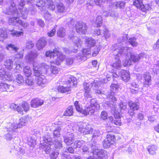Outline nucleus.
Wrapping results in <instances>:
<instances>
[{"instance_id": "1", "label": "nucleus", "mask_w": 159, "mask_h": 159, "mask_svg": "<svg viewBox=\"0 0 159 159\" xmlns=\"http://www.w3.org/2000/svg\"><path fill=\"white\" fill-rule=\"evenodd\" d=\"M10 6L7 10V14L11 15L8 17V21L9 25H18L20 18L25 19L27 16L26 11L19 13L17 8L15 7L16 6L13 0L10 1Z\"/></svg>"}, {"instance_id": "2", "label": "nucleus", "mask_w": 159, "mask_h": 159, "mask_svg": "<svg viewBox=\"0 0 159 159\" xmlns=\"http://www.w3.org/2000/svg\"><path fill=\"white\" fill-rule=\"evenodd\" d=\"M129 48L125 46V47H119L115 49L113 51V54L114 56L118 57H125L127 58L129 55H130V59L134 62L138 61L140 59L143 57L145 55L143 52L139 54H132L129 51Z\"/></svg>"}, {"instance_id": "3", "label": "nucleus", "mask_w": 159, "mask_h": 159, "mask_svg": "<svg viewBox=\"0 0 159 159\" xmlns=\"http://www.w3.org/2000/svg\"><path fill=\"white\" fill-rule=\"evenodd\" d=\"M100 135L99 130H95L92 137L91 142L89 146L93 154L98 156L100 159L107 157V152L100 148V145L98 144L96 141Z\"/></svg>"}, {"instance_id": "4", "label": "nucleus", "mask_w": 159, "mask_h": 159, "mask_svg": "<svg viewBox=\"0 0 159 159\" xmlns=\"http://www.w3.org/2000/svg\"><path fill=\"white\" fill-rule=\"evenodd\" d=\"M119 86L116 84H112L110 86L111 92L107 95V97L109 101L107 102V104L108 107H112L114 109L116 106V102L117 99L115 96V93L118 90Z\"/></svg>"}, {"instance_id": "5", "label": "nucleus", "mask_w": 159, "mask_h": 159, "mask_svg": "<svg viewBox=\"0 0 159 159\" xmlns=\"http://www.w3.org/2000/svg\"><path fill=\"white\" fill-rule=\"evenodd\" d=\"M4 131L5 134L3 137L7 141L13 139L17 136V129L15 128L13 125L10 123L7 124L4 129Z\"/></svg>"}, {"instance_id": "6", "label": "nucleus", "mask_w": 159, "mask_h": 159, "mask_svg": "<svg viewBox=\"0 0 159 159\" xmlns=\"http://www.w3.org/2000/svg\"><path fill=\"white\" fill-rule=\"evenodd\" d=\"M70 39L73 43L74 47H71L69 48H65L64 49V52L67 54L77 52L78 49L81 47L82 43L81 40L77 37L73 36L70 38Z\"/></svg>"}, {"instance_id": "7", "label": "nucleus", "mask_w": 159, "mask_h": 159, "mask_svg": "<svg viewBox=\"0 0 159 159\" xmlns=\"http://www.w3.org/2000/svg\"><path fill=\"white\" fill-rule=\"evenodd\" d=\"M44 141L52 145V148L54 150L59 151L63 148L62 142L61 140L58 139H54L53 140L50 136L47 135L44 136Z\"/></svg>"}, {"instance_id": "8", "label": "nucleus", "mask_w": 159, "mask_h": 159, "mask_svg": "<svg viewBox=\"0 0 159 159\" xmlns=\"http://www.w3.org/2000/svg\"><path fill=\"white\" fill-rule=\"evenodd\" d=\"M74 105L76 110L85 116L88 115H93L95 111L94 109H93L89 106H86L84 108H82L81 105L79 103L78 101H76L74 103Z\"/></svg>"}, {"instance_id": "9", "label": "nucleus", "mask_w": 159, "mask_h": 159, "mask_svg": "<svg viewBox=\"0 0 159 159\" xmlns=\"http://www.w3.org/2000/svg\"><path fill=\"white\" fill-rule=\"evenodd\" d=\"M49 66L48 65L43 64L42 66L38 67L37 66H35L34 64H33V70L34 75L37 78L40 77V76L43 77H45V75H48V74Z\"/></svg>"}, {"instance_id": "10", "label": "nucleus", "mask_w": 159, "mask_h": 159, "mask_svg": "<svg viewBox=\"0 0 159 159\" xmlns=\"http://www.w3.org/2000/svg\"><path fill=\"white\" fill-rule=\"evenodd\" d=\"M79 127V131L83 135L92 133L93 129L92 126L88 123L81 122Z\"/></svg>"}, {"instance_id": "11", "label": "nucleus", "mask_w": 159, "mask_h": 159, "mask_svg": "<svg viewBox=\"0 0 159 159\" xmlns=\"http://www.w3.org/2000/svg\"><path fill=\"white\" fill-rule=\"evenodd\" d=\"M110 108L113 110H115L113 114L114 118L112 116H109L108 117V121L115 125L119 126L121 125L122 123L121 121V116L120 112L116 110L115 106L114 109H112V108L111 107Z\"/></svg>"}, {"instance_id": "12", "label": "nucleus", "mask_w": 159, "mask_h": 159, "mask_svg": "<svg viewBox=\"0 0 159 159\" xmlns=\"http://www.w3.org/2000/svg\"><path fill=\"white\" fill-rule=\"evenodd\" d=\"M128 103L129 108L128 113L130 116L133 117L135 115V111L139 109V103L138 102L130 100L128 102Z\"/></svg>"}, {"instance_id": "13", "label": "nucleus", "mask_w": 159, "mask_h": 159, "mask_svg": "<svg viewBox=\"0 0 159 159\" xmlns=\"http://www.w3.org/2000/svg\"><path fill=\"white\" fill-rule=\"evenodd\" d=\"M115 136L113 133L108 134L107 135V138L103 142V146L104 148H109L110 145L113 144L116 141Z\"/></svg>"}, {"instance_id": "14", "label": "nucleus", "mask_w": 159, "mask_h": 159, "mask_svg": "<svg viewBox=\"0 0 159 159\" xmlns=\"http://www.w3.org/2000/svg\"><path fill=\"white\" fill-rule=\"evenodd\" d=\"M64 123L62 121H59L56 122L55 125H57L55 129L54 130L53 133V138L54 139H58L61 135L60 132L62 128Z\"/></svg>"}, {"instance_id": "15", "label": "nucleus", "mask_w": 159, "mask_h": 159, "mask_svg": "<svg viewBox=\"0 0 159 159\" xmlns=\"http://www.w3.org/2000/svg\"><path fill=\"white\" fill-rule=\"evenodd\" d=\"M87 28L86 24L82 22H78L75 24L76 31L80 34H85L86 32Z\"/></svg>"}, {"instance_id": "16", "label": "nucleus", "mask_w": 159, "mask_h": 159, "mask_svg": "<svg viewBox=\"0 0 159 159\" xmlns=\"http://www.w3.org/2000/svg\"><path fill=\"white\" fill-rule=\"evenodd\" d=\"M31 119V117L30 116H23L20 119L19 123L18 124L13 125L14 126V128L18 129V128L21 127L25 125L26 124L30 121Z\"/></svg>"}, {"instance_id": "17", "label": "nucleus", "mask_w": 159, "mask_h": 159, "mask_svg": "<svg viewBox=\"0 0 159 159\" xmlns=\"http://www.w3.org/2000/svg\"><path fill=\"white\" fill-rule=\"evenodd\" d=\"M143 81L142 82L143 87L148 88L151 85V76L149 73L143 74Z\"/></svg>"}, {"instance_id": "18", "label": "nucleus", "mask_w": 159, "mask_h": 159, "mask_svg": "<svg viewBox=\"0 0 159 159\" xmlns=\"http://www.w3.org/2000/svg\"><path fill=\"white\" fill-rule=\"evenodd\" d=\"M64 141L65 144L70 146L73 143L74 141V135L73 133L68 132L66 135L63 136Z\"/></svg>"}, {"instance_id": "19", "label": "nucleus", "mask_w": 159, "mask_h": 159, "mask_svg": "<svg viewBox=\"0 0 159 159\" xmlns=\"http://www.w3.org/2000/svg\"><path fill=\"white\" fill-rule=\"evenodd\" d=\"M44 136L42 140L40 141V144L41 145L40 146L41 149L44 151L46 153L49 154L51 152L52 148L51 146H52L51 144H50L47 142L45 141L44 140Z\"/></svg>"}, {"instance_id": "20", "label": "nucleus", "mask_w": 159, "mask_h": 159, "mask_svg": "<svg viewBox=\"0 0 159 159\" xmlns=\"http://www.w3.org/2000/svg\"><path fill=\"white\" fill-rule=\"evenodd\" d=\"M119 76H120L122 79L125 82H127L130 79V75L128 71L121 70L118 72Z\"/></svg>"}, {"instance_id": "21", "label": "nucleus", "mask_w": 159, "mask_h": 159, "mask_svg": "<svg viewBox=\"0 0 159 159\" xmlns=\"http://www.w3.org/2000/svg\"><path fill=\"white\" fill-rule=\"evenodd\" d=\"M44 103V101L38 98L32 99L31 101L30 106L31 107L37 108L42 106Z\"/></svg>"}, {"instance_id": "22", "label": "nucleus", "mask_w": 159, "mask_h": 159, "mask_svg": "<svg viewBox=\"0 0 159 159\" xmlns=\"http://www.w3.org/2000/svg\"><path fill=\"white\" fill-rule=\"evenodd\" d=\"M84 96L87 98L92 97L90 92V88L91 87L90 83H85L84 84Z\"/></svg>"}, {"instance_id": "23", "label": "nucleus", "mask_w": 159, "mask_h": 159, "mask_svg": "<svg viewBox=\"0 0 159 159\" xmlns=\"http://www.w3.org/2000/svg\"><path fill=\"white\" fill-rule=\"evenodd\" d=\"M59 53L58 48H55L52 51H47L45 53V55L47 57H50L51 58H53L56 56H57Z\"/></svg>"}, {"instance_id": "24", "label": "nucleus", "mask_w": 159, "mask_h": 159, "mask_svg": "<svg viewBox=\"0 0 159 159\" xmlns=\"http://www.w3.org/2000/svg\"><path fill=\"white\" fill-rule=\"evenodd\" d=\"M85 44L87 47L91 48L95 46L96 41L91 37H86L85 39Z\"/></svg>"}, {"instance_id": "25", "label": "nucleus", "mask_w": 159, "mask_h": 159, "mask_svg": "<svg viewBox=\"0 0 159 159\" xmlns=\"http://www.w3.org/2000/svg\"><path fill=\"white\" fill-rule=\"evenodd\" d=\"M128 40V35L127 34H124L123 35V36L120 37L118 39V42L119 43H118V45H116V46H116V48H118L119 47H124L123 46H122L121 45V44H122V45L123 44V43H125L126 42V41ZM114 47L115 46L116 44H114ZM113 50V51L114 49Z\"/></svg>"}, {"instance_id": "26", "label": "nucleus", "mask_w": 159, "mask_h": 159, "mask_svg": "<svg viewBox=\"0 0 159 159\" xmlns=\"http://www.w3.org/2000/svg\"><path fill=\"white\" fill-rule=\"evenodd\" d=\"M47 43L45 38L42 37L36 43V46L38 50H40L45 47Z\"/></svg>"}, {"instance_id": "27", "label": "nucleus", "mask_w": 159, "mask_h": 159, "mask_svg": "<svg viewBox=\"0 0 159 159\" xmlns=\"http://www.w3.org/2000/svg\"><path fill=\"white\" fill-rule=\"evenodd\" d=\"M37 56V55L35 52L31 51L26 56V61L29 62H33Z\"/></svg>"}, {"instance_id": "28", "label": "nucleus", "mask_w": 159, "mask_h": 159, "mask_svg": "<svg viewBox=\"0 0 159 159\" xmlns=\"http://www.w3.org/2000/svg\"><path fill=\"white\" fill-rule=\"evenodd\" d=\"M65 83L67 84H70L75 86L77 84V80L76 78L72 75L70 76L69 77L65 79Z\"/></svg>"}, {"instance_id": "29", "label": "nucleus", "mask_w": 159, "mask_h": 159, "mask_svg": "<svg viewBox=\"0 0 159 159\" xmlns=\"http://www.w3.org/2000/svg\"><path fill=\"white\" fill-rule=\"evenodd\" d=\"M90 48H84L82 51V54L83 56H79L78 58V59H80L81 60L84 61L87 59V57L86 55H89L91 53Z\"/></svg>"}, {"instance_id": "30", "label": "nucleus", "mask_w": 159, "mask_h": 159, "mask_svg": "<svg viewBox=\"0 0 159 159\" xmlns=\"http://www.w3.org/2000/svg\"><path fill=\"white\" fill-rule=\"evenodd\" d=\"M93 109H94L95 111L99 109L100 106L97 102L96 99H92L90 101V105H89Z\"/></svg>"}, {"instance_id": "31", "label": "nucleus", "mask_w": 159, "mask_h": 159, "mask_svg": "<svg viewBox=\"0 0 159 159\" xmlns=\"http://www.w3.org/2000/svg\"><path fill=\"white\" fill-rule=\"evenodd\" d=\"M7 37V32L5 27L0 29V41L3 42V40Z\"/></svg>"}, {"instance_id": "32", "label": "nucleus", "mask_w": 159, "mask_h": 159, "mask_svg": "<svg viewBox=\"0 0 159 159\" xmlns=\"http://www.w3.org/2000/svg\"><path fill=\"white\" fill-rule=\"evenodd\" d=\"M10 87H11V85L0 81V90L1 91L10 92L9 89Z\"/></svg>"}, {"instance_id": "33", "label": "nucleus", "mask_w": 159, "mask_h": 159, "mask_svg": "<svg viewBox=\"0 0 159 159\" xmlns=\"http://www.w3.org/2000/svg\"><path fill=\"white\" fill-rule=\"evenodd\" d=\"M46 3L44 0H37L35 5L38 7L41 11H42L45 9V6Z\"/></svg>"}, {"instance_id": "34", "label": "nucleus", "mask_w": 159, "mask_h": 159, "mask_svg": "<svg viewBox=\"0 0 159 159\" xmlns=\"http://www.w3.org/2000/svg\"><path fill=\"white\" fill-rule=\"evenodd\" d=\"M73 107L72 106H69L64 111L63 115L66 116H71L73 113Z\"/></svg>"}, {"instance_id": "35", "label": "nucleus", "mask_w": 159, "mask_h": 159, "mask_svg": "<svg viewBox=\"0 0 159 159\" xmlns=\"http://www.w3.org/2000/svg\"><path fill=\"white\" fill-rule=\"evenodd\" d=\"M58 91L61 93H66L70 91L71 90L70 86H66L65 87L63 85H60L57 88Z\"/></svg>"}, {"instance_id": "36", "label": "nucleus", "mask_w": 159, "mask_h": 159, "mask_svg": "<svg viewBox=\"0 0 159 159\" xmlns=\"http://www.w3.org/2000/svg\"><path fill=\"white\" fill-rule=\"evenodd\" d=\"M102 23V19L101 16H98L96 18L93 25L95 27H100Z\"/></svg>"}, {"instance_id": "37", "label": "nucleus", "mask_w": 159, "mask_h": 159, "mask_svg": "<svg viewBox=\"0 0 159 159\" xmlns=\"http://www.w3.org/2000/svg\"><path fill=\"white\" fill-rule=\"evenodd\" d=\"M157 147L155 145H151L148 146L147 150L149 154L154 155L156 154V151L157 150Z\"/></svg>"}, {"instance_id": "38", "label": "nucleus", "mask_w": 159, "mask_h": 159, "mask_svg": "<svg viewBox=\"0 0 159 159\" xmlns=\"http://www.w3.org/2000/svg\"><path fill=\"white\" fill-rule=\"evenodd\" d=\"M15 75L16 76V81L18 84H22L24 82L23 77L18 72H16L15 73Z\"/></svg>"}, {"instance_id": "39", "label": "nucleus", "mask_w": 159, "mask_h": 159, "mask_svg": "<svg viewBox=\"0 0 159 159\" xmlns=\"http://www.w3.org/2000/svg\"><path fill=\"white\" fill-rule=\"evenodd\" d=\"M84 144V141L81 140H76L74 143V148H80Z\"/></svg>"}, {"instance_id": "40", "label": "nucleus", "mask_w": 159, "mask_h": 159, "mask_svg": "<svg viewBox=\"0 0 159 159\" xmlns=\"http://www.w3.org/2000/svg\"><path fill=\"white\" fill-rule=\"evenodd\" d=\"M56 8L57 12L59 13L64 12L66 10L65 6L62 3L60 2L59 3H57L56 5Z\"/></svg>"}, {"instance_id": "41", "label": "nucleus", "mask_w": 159, "mask_h": 159, "mask_svg": "<svg viewBox=\"0 0 159 159\" xmlns=\"http://www.w3.org/2000/svg\"><path fill=\"white\" fill-rule=\"evenodd\" d=\"M13 65V61L10 59H7L4 62V65L5 67L9 70H11L12 68Z\"/></svg>"}, {"instance_id": "42", "label": "nucleus", "mask_w": 159, "mask_h": 159, "mask_svg": "<svg viewBox=\"0 0 159 159\" xmlns=\"http://www.w3.org/2000/svg\"><path fill=\"white\" fill-rule=\"evenodd\" d=\"M45 77H43V76L37 78L36 79V84L39 86H42L46 82V79H45Z\"/></svg>"}, {"instance_id": "43", "label": "nucleus", "mask_w": 159, "mask_h": 159, "mask_svg": "<svg viewBox=\"0 0 159 159\" xmlns=\"http://www.w3.org/2000/svg\"><path fill=\"white\" fill-rule=\"evenodd\" d=\"M116 61L111 65V66L114 68L118 69L121 66L120 61L118 58L116 57Z\"/></svg>"}, {"instance_id": "44", "label": "nucleus", "mask_w": 159, "mask_h": 159, "mask_svg": "<svg viewBox=\"0 0 159 159\" xmlns=\"http://www.w3.org/2000/svg\"><path fill=\"white\" fill-rule=\"evenodd\" d=\"M104 14L106 17L111 16V17H117L118 16L117 12L114 11H111L109 12L105 11L104 12Z\"/></svg>"}, {"instance_id": "45", "label": "nucleus", "mask_w": 159, "mask_h": 159, "mask_svg": "<svg viewBox=\"0 0 159 159\" xmlns=\"http://www.w3.org/2000/svg\"><path fill=\"white\" fill-rule=\"evenodd\" d=\"M11 107L13 108L14 110H16L18 112L21 114H23V110L21 105L18 106L15 104H12L11 106Z\"/></svg>"}, {"instance_id": "46", "label": "nucleus", "mask_w": 159, "mask_h": 159, "mask_svg": "<svg viewBox=\"0 0 159 159\" xmlns=\"http://www.w3.org/2000/svg\"><path fill=\"white\" fill-rule=\"evenodd\" d=\"M23 71L25 75L27 77L30 76L32 74L31 69L29 66H26L24 67Z\"/></svg>"}, {"instance_id": "47", "label": "nucleus", "mask_w": 159, "mask_h": 159, "mask_svg": "<svg viewBox=\"0 0 159 159\" xmlns=\"http://www.w3.org/2000/svg\"><path fill=\"white\" fill-rule=\"evenodd\" d=\"M57 36L60 37H63L66 35L65 30L63 28H60L57 32Z\"/></svg>"}, {"instance_id": "48", "label": "nucleus", "mask_w": 159, "mask_h": 159, "mask_svg": "<svg viewBox=\"0 0 159 159\" xmlns=\"http://www.w3.org/2000/svg\"><path fill=\"white\" fill-rule=\"evenodd\" d=\"M93 49H92V56L95 57L98 53L101 50L100 47L99 46H95L93 47Z\"/></svg>"}, {"instance_id": "49", "label": "nucleus", "mask_w": 159, "mask_h": 159, "mask_svg": "<svg viewBox=\"0 0 159 159\" xmlns=\"http://www.w3.org/2000/svg\"><path fill=\"white\" fill-rule=\"evenodd\" d=\"M128 42L133 47H136L138 45L136 39L134 37L130 38L128 39Z\"/></svg>"}, {"instance_id": "50", "label": "nucleus", "mask_w": 159, "mask_h": 159, "mask_svg": "<svg viewBox=\"0 0 159 159\" xmlns=\"http://www.w3.org/2000/svg\"><path fill=\"white\" fill-rule=\"evenodd\" d=\"M6 48L8 50L13 51L15 52H16L18 49L17 47L11 44H8L6 46Z\"/></svg>"}, {"instance_id": "51", "label": "nucleus", "mask_w": 159, "mask_h": 159, "mask_svg": "<svg viewBox=\"0 0 159 159\" xmlns=\"http://www.w3.org/2000/svg\"><path fill=\"white\" fill-rule=\"evenodd\" d=\"M3 79H1V80H3L4 81L7 80L8 81H11L13 80V76L10 73H8V72L6 73L5 75L3 76Z\"/></svg>"}, {"instance_id": "52", "label": "nucleus", "mask_w": 159, "mask_h": 159, "mask_svg": "<svg viewBox=\"0 0 159 159\" xmlns=\"http://www.w3.org/2000/svg\"><path fill=\"white\" fill-rule=\"evenodd\" d=\"M143 0H133V4L137 8L140 9L143 4Z\"/></svg>"}, {"instance_id": "53", "label": "nucleus", "mask_w": 159, "mask_h": 159, "mask_svg": "<svg viewBox=\"0 0 159 159\" xmlns=\"http://www.w3.org/2000/svg\"><path fill=\"white\" fill-rule=\"evenodd\" d=\"M151 5L149 4H146L145 5L143 4L140 9L143 12H145L147 10L151 9Z\"/></svg>"}, {"instance_id": "54", "label": "nucleus", "mask_w": 159, "mask_h": 159, "mask_svg": "<svg viewBox=\"0 0 159 159\" xmlns=\"http://www.w3.org/2000/svg\"><path fill=\"white\" fill-rule=\"evenodd\" d=\"M23 110L26 112L29 111L30 108L29 104L26 102H23L21 105Z\"/></svg>"}, {"instance_id": "55", "label": "nucleus", "mask_w": 159, "mask_h": 159, "mask_svg": "<svg viewBox=\"0 0 159 159\" xmlns=\"http://www.w3.org/2000/svg\"><path fill=\"white\" fill-rule=\"evenodd\" d=\"M125 3L123 1L117 2L115 3V6L116 8L123 9L125 7Z\"/></svg>"}, {"instance_id": "56", "label": "nucleus", "mask_w": 159, "mask_h": 159, "mask_svg": "<svg viewBox=\"0 0 159 159\" xmlns=\"http://www.w3.org/2000/svg\"><path fill=\"white\" fill-rule=\"evenodd\" d=\"M59 154L58 151L55 150L53 151L50 154V157L51 159H56Z\"/></svg>"}, {"instance_id": "57", "label": "nucleus", "mask_w": 159, "mask_h": 159, "mask_svg": "<svg viewBox=\"0 0 159 159\" xmlns=\"http://www.w3.org/2000/svg\"><path fill=\"white\" fill-rule=\"evenodd\" d=\"M11 31L12 32V33H11V34L12 36L18 37L23 34V32L21 31H16L14 30H13Z\"/></svg>"}, {"instance_id": "58", "label": "nucleus", "mask_w": 159, "mask_h": 159, "mask_svg": "<svg viewBox=\"0 0 159 159\" xmlns=\"http://www.w3.org/2000/svg\"><path fill=\"white\" fill-rule=\"evenodd\" d=\"M100 118L103 120H105L106 119L109 120L108 117H107V112L106 111H102L100 115Z\"/></svg>"}, {"instance_id": "59", "label": "nucleus", "mask_w": 159, "mask_h": 159, "mask_svg": "<svg viewBox=\"0 0 159 159\" xmlns=\"http://www.w3.org/2000/svg\"><path fill=\"white\" fill-rule=\"evenodd\" d=\"M102 33L106 38H108L110 36V34L109 33L107 28L102 27Z\"/></svg>"}, {"instance_id": "60", "label": "nucleus", "mask_w": 159, "mask_h": 159, "mask_svg": "<svg viewBox=\"0 0 159 159\" xmlns=\"http://www.w3.org/2000/svg\"><path fill=\"white\" fill-rule=\"evenodd\" d=\"M49 70L51 73L54 75L57 73L58 71V68L54 66H52L50 67Z\"/></svg>"}, {"instance_id": "61", "label": "nucleus", "mask_w": 159, "mask_h": 159, "mask_svg": "<svg viewBox=\"0 0 159 159\" xmlns=\"http://www.w3.org/2000/svg\"><path fill=\"white\" fill-rule=\"evenodd\" d=\"M49 3L48 2V1L47 0V3H46L48 6V8L52 11L54 10L55 8V6L53 4V2L51 0H49Z\"/></svg>"}, {"instance_id": "62", "label": "nucleus", "mask_w": 159, "mask_h": 159, "mask_svg": "<svg viewBox=\"0 0 159 159\" xmlns=\"http://www.w3.org/2000/svg\"><path fill=\"white\" fill-rule=\"evenodd\" d=\"M119 106L120 109V111H119L120 112V111L121 110H124L126 108V103L125 102L121 101L119 103Z\"/></svg>"}, {"instance_id": "63", "label": "nucleus", "mask_w": 159, "mask_h": 159, "mask_svg": "<svg viewBox=\"0 0 159 159\" xmlns=\"http://www.w3.org/2000/svg\"><path fill=\"white\" fill-rule=\"evenodd\" d=\"M34 44L31 41H28L26 43V48L28 49L32 48L34 47Z\"/></svg>"}, {"instance_id": "64", "label": "nucleus", "mask_w": 159, "mask_h": 159, "mask_svg": "<svg viewBox=\"0 0 159 159\" xmlns=\"http://www.w3.org/2000/svg\"><path fill=\"white\" fill-rule=\"evenodd\" d=\"M153 49L155 51H157L159 48V39L154 43L153 46Z\"/></svg>"}]
</instances>
